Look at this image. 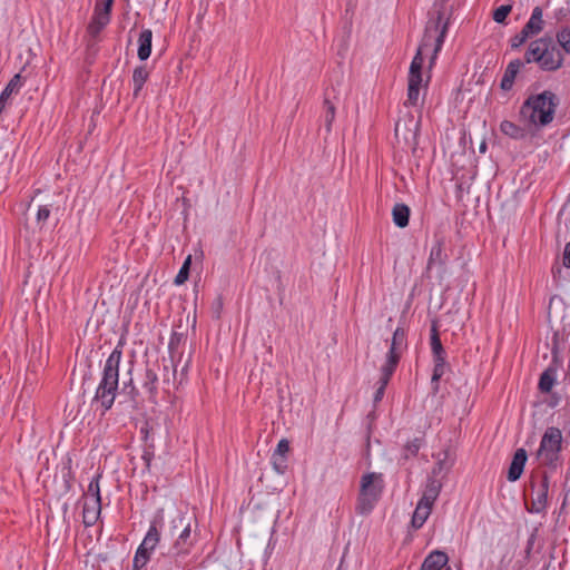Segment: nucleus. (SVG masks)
Returning a JSON list of instances; mask_svg holds the SVG:
<instances>
[{
  "mask_svg": "<svg viewBox=\"0 0 570 570\" xmlns=\"http://www.w3.org/2000/svg\"><path fill=\"white\" fill-rule=\"evenodd\" d=\"M448 31V22L443 20V13L438 12L436 17L430 19L426 23L422 41L412 59L407 76V94L404 102L405 107H416L420 100V89L422 87L423 53L433 47V53L430 59L431 66L441 51Z\"/></svg>",
  "mask_w": 570,
  "mask_h": 570,
  "instance_id": "obj_1",
  "label": "nucleus"
},
{
  "mask_svg": "<svg viewBox=\"0 0 570 570\" xmlns=\"http://www.w3.org/2000/svg\"><path fill=\"white\" fill-rule=\"evenodd\" d=\"M173 528H181L180 533L166 552H161L156 563L161 570H185L188 564V557L197 542V534L191 533L190 522L179 515L171 521Z\"/></svg>",
  "mask_w": 570,
  "mask_h": 570,
  "instance_id": "obj_2",
  "label": "nucleus"
},
{
  "mask_svg": "<svg viewBox=\"0 0 570 570\" xmlns=\"http://www.w3.org/2000/svg\"><path fill=\"white\" fill-rule=\"evenodd\" d=\"M124 342L120 340L105 362L100 382L96 389L94 402L99 403L101 415L109 411L116 400L119 386V365L122 357Z\"/></svg>",
  "mask_w": 570,
  "mask_h": 570,
  "instance_id": "obj_3",
  "label": "nucleus"
},
{
  "mask_svg": "<svg viewBox=\"0 0 570 570\" xmlns=\"http://www.w3.org/2000/svg\"><path fill=\"white\" fill-rule=\"evenodd\" d=\"M559 97L551 90L530 95L520 107V118L537 129L549 126L556 116Z\"/></svg>",
  "mask_w": 570,
  "mask_h": 570,
  "instance_id": "obj_4",
  "label": "nucleus"
},
{
  "mask_svg": "<svg viewBox=\"0 0 570 570\" xmlns=\"http://www.w3.org/2000/svg\"><path fill=\"white\" fill-rule=\"evenodd\" d=\"M384 488L385 481L382 473H364L360 481L355 512L360 515H368L381 500Z\"/></svg>",
  "mask_w": 570,
  "mask_h": 570,
  "instance_id": "obj_5",
  "label": "nucleus"
},
{
  "mask_svg": "<svg viewBox=\"0 0 570 570\" xmlns=\"http://www.w3.org/2000/svg\"><path fill=\"white\" fill-rule=\"evenodd\" d=\"M562 433L560 429L550 426L546 430L537 452L542 465L556 469L561 463Z\"/></svg>",
  "mask_w": 570,
  "mask_h": 570,
  "instance_id": "obj_6",
  "label": "nucleus"
},
{
  "mask_svg": "<svg viewBox=\"0 0 570 570\" xmlns=\"http://www.w3.org/2000/svg\"><path fill=\"white\" fill-rule=\"evenodd\" d=\"M407 347V332L402 325H399L393 332L391 345L382 366L396 371L400 360Z\"/></svg>",
  "mask_w": 570,
  "mask_h": 570,
  "instance_id": "obj_7",
  "label": "nucleus"
},
{
  "mask_svg": "<svg viewBox=\"0 0 570 570\" xmlns=\"http://www.w3.org/2000/svg\"><path fill=\"white\" fill-rule=\"evenodd\" d=\"M160 368H161V366L158 361H156L154 363L147 362L146 368L144 372L141 385L148 395V401L151 403L157 402Z\"/></svg>",
  "mask_w": 570,
  "mask_h": 570,
  "instance_id": "obj_8",
  "label": "nucleus"
},
{
  "mask_svg": "<svg viewBox=\"0 0 570 570\" xmlns=\"http://www.w3.org/2000/svg\"><path fill=\"white\" fill-rule=\"evenodd\" d=\"M539 68L543 71H557L563 65V53L556 47L550 37V43L546 42L544 49L541 53Z\"/></svg>",
  "mask_w": 570,
  "mask_h": 570,
  "instance_id": "obj_9",
  "label": "nucleus"
},
{
  "mask_svg": "<svg viewBox=\"0 0 570 570\" xmlns=\"http://www.w3.org/2000/svg\"><path fill=\"white\" fill-rule=\"evenodd\" d=\"M163 510H159L155 514L154 519L150 522L147 533L145 534L141 543L139 544V548L150 553L155 551L161 538L160 529L163 527Z\"/></svg>",
  "mask_w": 570,
  "mask_h": 570,
  "instance_id": "obj_10",
  "label": "nucleus"
},
{
  "mask_svg": "<svg viewBox=\"0 0 570 570\" xmlns=\"http://www.w3.org/2000/svg\"><path fill=\"white\" fill-rule=\"evenodd\" d=\"M448 258L449 256L445 253V237L443 235L435 234L434 243L428 259V269H432L436 266L444 267Z\"/></svg>",
  "mask_w": 570,
  "mask_h": 570,
  "instance_id": "obj_11",
  "label": "nucleus"
},
{
  "mask_svg": "<svg viewBox=\"0 0 570 570\" xmlns=\"http://www.w3.org/2000/svg\"><path fill=\"white\" fill-rule=\"evenodd\" d=\"M528 460L527 451L522 448L518 449L512 458V461L510 463L507 479L510 482H515L520 479V476L523 473L525 462Z\"/></svg>",
  "mask_w": 570,
  "mask_h": 570,
  "instance_id": "obj_12",
  "label": "nucleus"
},
{
  "mask_svg": "<svg viewBox=\"0 0 570 570\" xmlns=\"http://www.w3.org/2000/svg\"><path fill=\"white\" fill-rule=\"evenodd\" d=\"M101 513V500L85 499L82 509V522L85 527L96 524Z\"/></svg>",
  "mask_w": 570,
  "mask_h": 570,
  "instance_id": "obj_13",
  "label": "nucleus"
},
{
  "mask_svg": "<svg viewBox=\"0 0 570 570\" xmlns=\"http://www.w3.org/2000/svg\"><path fill=\"white\" fill-rule=\"evenodd\" d=\"M544 24L543 10L541 7L537 6L532 9L531 16L522 30H524L530 38H533L544 29Z\"/></svg>",
  "mask_w": 570,
  "mask_h": 570,
  "instance_id": "obj_14",
  "label": "nucleus"
},
{
  "mask_svg": "<svg viewBox=\"0 0 570 570\" xmlns=\"http://www.w3.org/2000/svg\"><path fill=\"white\" fill-rule=\"evenodd\" d=\"M523 66L524 62L521 59H514L508 63L500 81V88L503 91H510L513 88L515 78Z\"/></svg>",
  "mask_w": 570,
  "mask_h": 570,
  "instance_id": "obj_15",
  "label": "nucleus"
},
{
  "mask_svg": "<svg viewBox=\"0 0 570 570\" xmlns=\"http://www.w3.org/2000/svg\"><path fill=\"white\" fill-rule=\"evenodd\" d=\"M430 344L433 362L446 360L448 354L442 345L436 322H433L431 325Z\"/></svg>",
  "mask_w": 570,
  "mask_h": 570,
  "instance_id": "obj_16",
  "label": "nucleus"
},
{
  "mask_svg": "<svg viewBox=\"0 0 570 570\" xmlns=\"http://www.w3.org/2000/svg\"><path fill=\"white\" fill-rule=\"evenodd\" d=\"M558 368L552 363L540 375L538 389L541 393L549 394L557 382Z\"/></svg>",
  "mask_w": 570,
  "mask_h": 570,
  "instance_id": "obj_17",
  "label": "nucleus"
},
{
  "mask_svg": "<svg viewBox=\"0 0 570 570\" xmlns=\"http://www.w3.org/2000/svg\"><path fill=\"white\" fill-rule=\"evenodd\" d=\"M448 561L449 557L445 552L435 550L428 554L421 564L420 570H441L446 566Z\"/></svg>",
  "mask_w": 570,
  "mask_h": 570,
  "instance_id": "obj_18",
  "label": "nucleus"
},
{
  "mask_svg": "<svg viewBox=\"0 0 570 570\" xmlns=\"http://www.w3.org/2000/svg\"><path fill=\"white\" fill-rule=\"evenodd\" d=\"M111 16L94 9V14L87 27L88 33L96 38L110 22Z\"/></svg>",
  "mask_w": 570,
  "mask_h": 570,
  "instance_id": "obj_19",
  "label": "nucleus"
},
{
  "mask_svg": "<svg viewBox=\"0 0 570 570\" xmlns=\"http://www.w3.org/2000/svg\"><path fill=\"white\" fill-rule=\"evenodd\" d=\"M432 504L419 500L411 520V527L414 530H419L423 527L432 512Z\"/></svg>",
  "mask_w": 570,
  "mask_h": 570,
  "instance_id": "obj_20",
  "label": "nucleus"
},
{
  "mask_svg": "<svg viewBox=\"0 0 570 570\" xmlns=\"http://www.w3.org/2000/svg\"><path fill=\"white\" fill-rule=\"evenodd\" d=\"M22 87V77L20 73H16L8 85L4 87L2 92L0 94V115L6 108L7 100L10 98L12 94H17Z\"/></svg>",
  "mask_w": 570,
  "mask_h": 570,
  "instance_id": "obj_21",
  "label": "nucleus"
},
{
  "mask_svg": "<svg viewBox=\"0 0 570 570\" xmlns=\"http://www.w3.org/2000/svg\"><path fill=\"white\" fill-rule=\"evenodd\" d=\"M153 31L150 29H142L138 38V58L141 61L147 60L151 53Z\"/></svg>",
  "mask_w": 570,
  "mask_h": 570,
  "instance_id": "obj_22",
  "label": "nucleus"
},
{
  "mask_svg": "<svg viewBox=\"0 0 570 570\" xmlns=\"http://www.w3.org/2000/svg\"><path fill=\"white\" fill-rule=\"evenodd\" d=\"M394 372H395V370H392V368H389L385 366L381 367V375L376 383L377 387H376V391L373 396L374 405H376L377 403H380L382 401L384 393H385V389H386L389 382L391 381Z\"/></svg>",
  "mask_w": 570,
  "mask_h": 570,
  "instance_id": "obj_23",
  "label": "nucleus"
},
{
  "mask_svg": "<svg viewBox=\"0 0 570 570\" xmlns=\"http://www.w3.org/2000/svg\"><path fill=\"white\" fill-rule=\"evenodd\" d=\"M548 489H549V479L544 474L542 476L540 487L537 491V495L533 499V502H532L533 509L531 511L539 513L546 509L547 502H548Z\"/></svg>",
  "mask_w": 570,
  "mask_h": 570,
  "instance_id": "obj_24",
  "label": "nucleus"
},
{
  "mask_svg": "<svg viewBox=\"0 0 570 570\" xmlns=\"http://www.w3.org/2000/svg\"><path fill=\"white\" fill-rule=\"evenodd\" d=\"M500 130L503 135L514 140H523L528 137V130L510 120H503L500 124Z\"/></svg>",
  "mask_w": 570,
  "mask_h": 570,
  "instance_id": "obj_25",
  "label": "nucleus"
},
{
  "mask_svg": "<svg viewBox=\"0 0 570 570\" xmlns=\"http://www.w3.org/2000/svg\"><path fill=\"white\" fill-rule=\"evenodd\" d=\"M441 488H442V484L438 479L429 478L420 501H423L425 503L433 505L434 502L436 501V499L439 498Z\"/></svg>",
  "mask_w": 570,
  "mask_h": 570,
  "instance_id": "obj_26",
  "label": "nucleus"
},
{
  "mask_svg": "<svg viewBox=\"0 0 570 570\" xmlns=\"http://www.w3.org/2000/svg\"><path fill=\"white\" fill-rule=\"evenodd\" d=\"M335 112H336L335 104L331 100L328 91H325L324 100H323L322 118L324 121L326 132H331V130H332V124L335 119Z\"/></svg>",
  "mask_w": 570,
  "mask_h": 570,
  "instance_id": "obj_27",
  "label": "nucleus"
},
{
  "mask_svg": "<svg viewBox=\"0 0 570 570\" xmlns=\"http://www.w3.org/2000/svg\"><path fill=\"white\" fill-rule=\"evenodd\" d=\"M149 78V71L147 70L146 66H137L132 71V83H134V90L132 96L134 98H138L146 81Z\"/></svg>",
  "mask_w": 570,
  "mask_h": 570,
  "instance_id": "obj_28",
  "label": "nucleus"
},
{
  "mask_svg": "<svg viewBox=\"0 0 570 570\" xmlns=\"http://www.w3.org/2000/svg\"><path fill=\"white\" fill-rule=\"evenodd\" d=\"M410 214L411 209L407 205L402 203L395 204L392 209L393 223L400 228L406 227L410 222Z\"/></svg>",
  "mask_w": 570,
  "mask_h": 570,
  "instance_id": "obj_29",
  "label": "nucleus"
},
{
  "mask_svg": "<svg viewBox=\"0 0 570 570\" xmlns=\"http://www.w3.org/2000/svg\"><path fill=\"white\" fill-rule=\"evenodd\" d=\"M425 444L423 436H416L411 441H407L401 452V458L403 460H409L411 458H415L420 451V449Z\"/></svg>",
  "mask_w": 570,
  "mask_h": 570,
  "instance_id": "obj_30",
  "label": "nucleus"
},
{
  "mask_svg": "<svg viewBox=\"0 0 570 570\" xmlns=\"http://www.w3.org/2000/svg\"><path fill=\"white\" fill-rule=\"evenodd\" d=\"M161 368V382L164 385V390H168L167 387L170 385L171 381L176 377V367L175 360H170L169 362L163 358V363L160 364Z\"/></svg>",
  "mask_w": 570,
  "mask_h": 570,
  "instance_id": "obj_31",
  "label": "nucleus"
},
{
  "mask_svg": "<svg viewBox=\"0 0 570 570\" xmlns=\"http://www.w3.org/2000/svg\"><path fill=\"white\" fill-rule=\"evenodd\" d=\"M433 373L431 377V384L433 393H438L440 390V380L445 374L446 368L449 367L446 360L444 361H435L433 362Z\"/></svg>",
  "mask_w": 570,
  "mask_h": 570,
  "instance_id": "obj_32",
  "label": "nucleus"
},
{
  "mask_svg": "<svg viewBox=\"0 0 570 570\" xmlns=\"http://www.w3.org/2000/svg\"><path fill=\"white\" fill-rule=\"evenodd\" d=\"M556 39L562 50L570 55V26L561 27L556 33Z\"/></svg>",
  "mask_w": 570,
  "mask_h": 570,
  "instance_id": "obj_33",
  "label": "nucleus"
},
{
  "mask_svg": "<svg viewBox=\"0 0 570 570\" xmlns=\"http://www.w3.org/2000/svg\"><path fill=\"white\" fill-rule=\"evenodd\" d=\"M150 552L138 547L132 560V570L144 569L150 560Z\"/></svg>",
  "mask_w": 570,
  "mask_h": 570,
  "instance_id": "obj_34",
  "label": "nucleus"
},
{
  "mask_svg": "<svg viewBox=\"0 0 570 570\" xmlns=\"http://www.w3.org/2000/svg\"><path fill=\"white\" fill-rule=\"evenodd\" d=\"M101 478V473H97L92 480L90 481L87 492L85 493V499H95V500H101L100 494V485L99 480Z\"/></svg>",
  "mask_w": 570,
  "mask_h": 570,
  "instance_id": "obj_35",
  "label": "nucleus"
},
{
  "mask_svg": "<svg viewBox=\"0 0 570 570\" xmlns=\"http://www.w3.org/2000/svg\"><path fill=\"white\" fill-rule=\"evenodd\" d=\"M546 42L550 43V37L548 36H544V37H541V38H538L533 41H531L529 45L532 49H534L532 51V55L533 57L535 58V63L539 65L540 62V59H541V53L544 49V46H546Z\"/></svg>",
  "mask_w": 570,
  "mask_h": 570,
  "instance_id": "obj_36",
  "label": "nucleus"
},
{
  "mask_svg": "<svg viewBox=\"0 0 570 570\" xmlns=\"http://www.w3.org/2000/svg\"><path fill=\"white\" fill-rule=\"evenodd\" d=\"M191 265V255H188L183 263L178 274L174 279L175 285H183L189 277V271Z\"/></svg>",
  "mask_w": 570,
  "mask_h": 570,
  "instance_id": "obj_37",
  "label": "nucleus"
},
{
  "mask_svg": "<svg viewBox=\"0 0 570 570\" xmlns=\"http://www.w3.org/2000/svg\"><path fill=\"white\" fill-rule=\"evenodd\" d=\"M184 341V335L177 332H174L170 335L169 343H168V350L170 354V360H175L176 354H179V346Z\"/></svg>",
  "mask_w": 570,
  "mask_h": 570,
  "instance_id": "obj_38",
  "label": "nucleus"
},
{
  "mask_svg": "<svg viewBox=\"0 0 570 570\" xmlns=\"http://www.w3.org/2000/svg\"><path fill=\"white\" fill-rule=\"evenodd\" d=\"M122 393L125 395H127L131 402L137 403V401L140 396V393H139L138 387L135 385L132 377H130L128 381L124 382Z\"/></svg>",
  "mask_w": 570,
  "mask_h": 570,
  "instance_id": "obj_39",
  "label": "nucleus"
},
{
  "mask_svg": "<svg viewBox=\"0 0 570 570\" xmlns=\"http://www.w3.org/2000/svg\"><path fill=\"white\" fill-rule=\"evenodd\" d=\"M272 465L278 474H284L287 470V456L279 454H272Z\"/></svg>",
  "mask_w": 570,
  "mask_h": 570,
  "instance_id": "obj_40",
  "label": "nucleus"
},
{
  "mask_svg": "<svg viewBox=\"0 0 570 570\" xmlns=\"http://www.w3.org/2000/svg\"><path fill=\"white\" fill-rule=\"evenodd\" d=\"M511 10H512V7L510 4L500 6L499 8H497L493 11V20L497 23H503L504 24L505 23V19L509 16V13L511 12Z\"/></svg>",
  "mask_w": 570,
  "mask_h": 570,
  "instance_id": "obj_41",
  "label": "nucleus"
},
{
  "mask_svg": "<svg viewBox=\"0 0 570 570\" xmlns=\"http://www.w3.org/2000/svg\"><path fill=\"white\" fill-rule=\"evenodd\" d=\"M530 37L528 33L521 29V31L513 37L510 38V47L512 50L519 49Z\"/></svg>",
  "mask_w": 570,
  "mask_h": 570,
  "instance_id": "obj_42",
  "label": "nucleus"
},
{
  "mask_svg": "<svg viewBox=\"0 0 570 570\" xmlns=\"http://www.w3.org/2000/svg\"><path fill=\"white\" fill-rule=\"evenodd\" d=\"M553 19L556 23L567 22L570 19V8L569 6H563L554 10Z\"/></svg>",
  "mask_w": 570,
  "mask_h": 570,
  "instance_id": "obj_43",
  "label": "nucleus"
},
{
  "mask_svg": "<svg viewBox=\"0 0 570 570\" xmlns=\"http://www.w3.org/2000/svg\"><path fill=\"white\" fill-rule=\"evenodd\" d=\"M114 2L115 0H96L94 9L111 16Z\"/></svg>",
  "mask_w": 570,
  "mask_h": 570,
  "instance_id": "obj_44",
  "label": "nucleus"
},
{
  "mask_svg": "<svg viewBox=\"0 0 570 570\" xmlns=\"http://www.w3.org/2000/svg\"><path fill=\"white\" fill-rule=\"evenodd\" d=\"M537 537H538V529H533V531L531 532V534L529 535V538L527 540V546H525V549H524V554H525L524 558H525V560H530L532 549H533L534 543L537 541Z\"/></svg>",
  "mask_w": 570,
  "mask_h": 570,
  "instance_id": "obj_45",
  "label": "nucleus"
},
{
  "mask_svg": "<svg viewBox=\"0 0 570 570\" xmlns=\"http://www.w3.org/2000/svg\"><path fill=\"white\" fill-rule=\"evenodd\" d=\"M141 459L145 462L146 469H149L151 460L154 459V445L153 444H148L145 448Z\"/></svg>",
  "mask_w": 570,
  "mask_h": 570,
  "instance_id": "obj_46",
  "label": "nucleus"
},
{
  "mask_svg": "<svg viewBox=\"0 0 570 570\" xmlns=\"http://www.w3.org/2000/svg\"><path fill=\"white\" fill-rule=\"evenodd\" d=\"M289 449H291V448H289V442H288V440H287V439H282V440L278 442V444H277V446H276V449L274 450V452H273V453H275V454H279V455H285V456H286V455H287V453L289 452Z\"/></svg>",
  "mask_w": 570,
  "mask_h": 570,
  "instance_id": "obj_47",
  "label": "nucleus"
},
{
  "mask_svg": "<svg viewBox=\"0 0 570 570\" xmlns=\"http://www.w3.org/2000/svg\"><path fill=\"white\" fill-rule=\"evenodd\" d=\"M50 217V209L48 206H40L37 212V222L45 224Z\"/></svg>",
  "mask_w": 570,
  "mask_h": 570,
  "instance_id": "obj_48",
  "label": "nucleus"
},
{
  "mask_svg": "<svg viewBox=\"0 0 570 570\" xmlns=\"http://www.w3.org/2000/svg\"><path fill=\"white\" fill-rule=\"evenodd\" d=\"M533 50H534V49H532V48L530 47V45H529V46H528V49H527V51H525V53H524V59L522 60V62H524V65H525V63H532V62H535V58H534V57H533V55H532V51H533Z\"/></svg>",
  "mask_w": 570,
  "mask_h": 570,
  "instance_id": "obj_49",
  "label": "nucleus"
},
{
  "mask_svg": "<svg viewBox=\"0 0 570 570\" xmlns=\"http://www.w3.org/2000/svg\"><path fill=\"white\" fill-rule=\"evenodd\" d=\"M563 265L570 268V242L564 246Z\"/></svg>",
  "mask_w": 570,
  "mask_h": 570,
  "instance_id": "obj_50",
  "label": "nucleus"
},
{
  "mask_svg": "<svg viewBox=\"0 0 570 570\" xmlns=\"http://www.w3.org/2000/svg\"><path fill=\"white\" fill-rule=\"evenodd\" d=\"M560 397L557 393H551L550 397L547 400V405L550 407H554L558 405Z\"/></svg>",
  "mask_w": 570,
  "mask_h": 570,
  "instance_id": "obj_51",
  "label": "nucleus"
},
{
  "mask_svg": "<svg viewBox=\"0 0 570 570\" xmlns=\"http://www.w3.org/2000/svg\"><path fill=\"white\" fill-rule=\"evenodd\" d=\"M139 432H140V434H141V439H142L145 442H148L149 436H150V431H149L148 423H146L144 426H141Z\"/></svg>",
  "mask_w": 570,
  "mask_h": 570,
  "instance_id": "obj_52",
  "label": "nucleus"
},
{
  "mask_svg": "<svg viewBox=\"0 0 570 570\" xmlns=\"http://www.w3.org/2000/svg\"><path fill=\"white\" fill-rule=\"evenodd\" d=\"M487 150V144L483 141L481 145H480V151L481 153H485Z\"/></svg>",
  "mask_w": 570,
  "mask_h": 570,
  "instance_id": "obj_53",
  "label": "nucleus"
},
{
  "mask_svg": "<svg viewBox=\"0 0 570 570\" xmlns=\"http://www.w3.org/2000/svg\"><path fill=\"white\" fill-rule=\"evenodd\" d=\"M438 465H439V471H440V470H441V468H442V463H441V462H439V463H438Z\"/></svg>",
  "mask_w": 570,
  "mask_h": 570,
  "instance_id": "obj_54",
  "label": "nucleus"
}]
</instances>
